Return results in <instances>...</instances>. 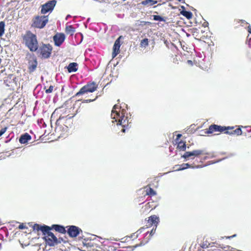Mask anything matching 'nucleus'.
Instances as JSON below:
<instances>
[{"label":"nucleus","mask_w":251,"mask_h":251,"mask_svg":"<svg viewBox=\"0 0 251 251\" xmlns=\"http://www.w3.org/2000/svg\"><path fill=\"white\" fill-rule=\"evenodd\" d=\"M121 108V106L115 104L112 110L111 117L112 119L114 120L112 122H117V126L120 125L123 127L121 131L123 132H125L126 128L128 126V120L127 117H125L126 111L125 109H122L121 112H120V109Z\"/></svg>","instance_id":"nucleus-1"},{"label":"nucleus","mask_w":251,"mask_h":251,"mask_svg":"<svg viewBox=\"0 0 251 251\" xmlns=\"http://www.w3.org/2000/svg\"><path fill=\"white\" fill-rule=\"evenodd\" d=\"M23 41L25 46L28 48L30 51L34 52L37 50L39 44L35 34L31 33L29 31H28L26 34L23 36Z\"/></svg>","instance_id":"nucleus-2"},{"label":"nucleus","mask_w":251,"mask_h":251,"mask_svg":"<svg viewBox=\"0 0 251 251\" xmlns=\"http://www.w3.org/2000/svg\"><path fill=\"white\" fill-rule=\"evenodd\" d=\"M52 50V47L50 44L41 43L36 51L41 56L42 58L48 59L50 57Z\"/></svg>","instance_id":"nucleus-3"},{"label":"nucleus","mask_w":251,"mask_h":251,"mask_svg":"<svg viewBox=\"0 0 251 251\" xmlns=\"http://www.w3.org/2000/svg\"><path fill=\"white\" fill-rule=\"evenodd\" d=\"M97 88L98 85L95 82H88L86 85L83 86L73 97H79L80 95H84L88 92L93 93L95 91Z\"/></svg>","instance_id":"nucleus-4"},{"label":"nucleus","mask_w":251,"mask_h":251,"mask_svg":"<svg viewBox=\"0 0 251 251\" xmlns=\"http://www.w3.org/2000/svg\"><path fill=\"white\" fill-rule=\"evenodd\" d=\"M48 21V16H37L33 19L31 26L40 29L43 28L45 26Z\"/></svg>","instance_id":"nucleus-5"},{"label":"nucleus","mask_w":251,"mask_h":251,"mask_svg":"<svg viewBox=\"0 0 251 251\" xmlns=\"http://www.w3.org/2000/svg\"><path fill=\"white\" fill-rule=\"evenodd\" d=\"M44 236L43 239L47 245L50 246H54L56 245L57 241H58L57 238L50 230H48Z\"/></svg>","instance_id":"nucleus-6"},{"label":"nucleus","mask_w":251,"mask_h":251,"mask_svg":"<svg viewBox=\"0 0 251 251\" xmlns=\"http://www.w3.org/2000/svg\"><path fill=\"white\" fill-rule=\"evenodd\" d=\"M56 3L57 1L56 0H50L48 1L42 5L41 10V13L45 14L49 12H51L53 10Z\"/></svg>","instance_id":"nucleus-7"},{"label":"nucleus","mask_w":251,"mask_h":251,"mask_svg":"<svg viewBox=\"0 0 251 251\" xmlns=\"http://www.w3.org/2000/svg\"><path fill=\"white\" fill-rule=\"evenodd\" d=\"M67 228V233L69 236L71 238H75L77 237L82 230L78 226L72 225L66 226Z\"/></svg>","instance_id":"nucleus-8"},{"label":"nucleus","mask_w":251,"mask_h":251,"mask_svg":"<svg viewBox=\"0 0 251 251\" xmlns=\"http://www.w3.org/2000/svg\"><path fill=\"white\" fill-rule=\"evenodd\" d=\"M201 154H208V153L205 152L204 150H197L192 151H186L184 154L181 156V157L185 159V161H187V158L189 157L192 156H198Z\"/></svg>","instance_id":"nucleus-9"},{"label":"nucleus","mask_w":251,"mask_h":251,"mask_svg":"<svg viewBox=\"0 0 251 251\" xmlns=\"http://www.w3.org/2000/svg\"><path fill=\"white\" fill-rule=\"evenodd\" d=\"M65 39V35L63 33H57L53 37L54 45L56 47H60Z\"/></svg>","instance_id":"nucleus-10"},{"label":"nucleus","mask_w":251,"mask_h":251,"mask_svg":"<svg viewBox=\"0 0 251 251\" xmlns=\"http://www.w3.org/2000/svg\"><path fill=\"white\" fill-rule=\"evenodd\" d=\"M226 126H222L217 125L213 124L209 126L205 133L211 134L214 131L222 132L226 130Z\"/></svg>","instance_id":"nucleus-11"},{"label":"nucleus","mask_w":251,"mask_h":251,"mask_svg":"<svg viewBox=\"0 0 251 251\" xmlns=\"http://www.w3.org/2000/svg\"><path fill=\"white\" fill-rule=\"evenodd\" d=\"M124 38L123 36H120L115 41L113 47V52H112V57H115L119 53L120 48L121 46L120 39Z\"/></svg>","instance_id":"nucleus-12"},{"label":"nucleus","mask_w":251,"mask_h":251,"mask_svg":"<svg viewBox=\"0 0 251 251\" xmlns=\"http://www.w3.org/2000/svg\"><path fill=\"white\" fill-rule=\"evenodd\" d=\"M33 230L41 231L43 235H45L48 230H50V226L45 225H40L38 224H35L33 227Z\"/></svg>","instance_id":"nucleus-13"},{"label":"nucleus","mask_w":251,"mask_h":251,"mask_svg":"<svg viewBox=\"0 0 251 251\" xmlns=\"http://www.w3.org/2000/svg\"><path fill=\"white\" fill-rule=\"evenodd\" d=\"M52 229L62 234H65L67 232L65 227L61 225H52L51 226H50V231Z\"/></svg>","instance_id":"nucleus-14"},{"label":"nucleus","mask_w":251,"mask_h":251,"mask_svg":"<svg viewBox=\"0 0 251 251\" xmlns=\"http://www.w3.org/2000/svg\"><path fill=\"white\" fill-rule=\"evenodd\" d=\"M16 77L13 74H10L3 78L4 83L7 86H10V84L16 82Z\"/></svg>","instance_id":"nucleus-15"},{"label":"nucleus","mask_w":251,"mask_h":251,"mask_svg":"<svg viewBox=\"0 0 251 251\" xmlns=\"http://www.w3.org/2000/svg\"><path fill=\"white\" fill-rule=\"evenodd\" d=\"M38 64L37 58L29 60L28 62V69L29 73H32L34 72L37 68Z\"/></svg>","instance_id":"nucleus-16"},{"label":"nucleus","mask_w":251,"mask_h":251,"mask_svg":"<svg viewBox=\"0 0 251 251\" xmlns=\"http://www.w3.org/2000/svg\"><path fill=\"white\" fill-rule=\"evenodd\" d=\"M31 136L27 133H25L21 135L19 138V142L21 144H26L28 141L31 140Z\"/></svg>","instance_id":"nucleus-17"},{"label":"nucleus","mask_w":251,"mask_h":251,"mask_svg":"<svg viewBox=\"0 0 251 251\" xmlns=\"http://www.w3.org/2000/svg\"><path fill=\"white\" fill-rule=\"evenodd\" d=\"M77 64L75 62L70 63L67 66V69L69 73L75 72L77 70Z\"/></svg>","instance_id":"nucleus-18"},{"label":"nucleus","mask_w":251,"mask_h":251,"mask_svg":"<svg viewBox=\"0 0 251 251\" xmlns=\"http://www.w3.org/2000/svg\"><path fill=\"white\" fill-rule=\"evenodd\" d=\"M159 217L155 215H153L149 218L148 222L151 225L154 224L155 226L157 227V225L159 222Z\"/></svg>","instance_id":"nucleus-19"},{"label":"nucleus","mask_w":251,"mask_h":251,"mask_svg":"<svg viewBox=\"0 0 251 251\" xmlns=\"http://www.w3.org/2000/svg\"><path fill=\"white\" fill-rule=\"evenodd\" d=\"M225 133L229 135H234L236 134L237 135H241L242 134V131L240 127L237 128V129L233 130L231 131H226L225 132Z\"/></svg>","instance_id":"nucleus-20"},{"label":"nucleus","mask_w":251,"mask_h":251,"mask_svg":"<svg viewBox=\"0 0 251 251\" xmlns=\"http://www.w3.org/2000/svg\"><path fill=\"white\" fill-rule=\"evenodd\" d=\"M65 31L67 34L73 35L75 32V28L72 25H66Z\"/></svg>","instance_id":"nucleus-21"},{"label":"nucleus","mask_w":251,"mask_h":251,"mask_svg":"<svg viewBox=\"0 0 251 251\" xmlns=\"http://www.w3.org/2000/svg\"><path fill=\"white\" fill-rule=\"evenodd\" d=\"M180 13L182 16L186 17L187 19H190L192 18L193 14L191 12L186 10H181Z\"/></svg>","instance_id":"nucleus-22"},{"label":"nucleus","mask_w":251,"mask_h":251,"mask_svg":"<svg viewBox=\"0 0 251 251\" xmlns=\"http://www.w3.org/2000/svg\"><path fill=\"white\" fill-rule=\"evenodd\" d=\"M157 3V1L154 0H145L141 2V4L144 5H149L150 6H152Z\"/></svg>","instance_id":"nucleus-23"},{"label":"nucleus","mask_w":251,"mask_h":251,"mask_svg":"<svg viewBox=\"0 0 251 251\" xmlns=\"http://www.w3.org/2000/svg\"><path fill=\"white\" fill-rule=\"evenodd\" d=\"M191 167V165L189 163H183L180 165H179V168L176 170V171H179L184 170L186 169L189 168Z\"/></svg>","instance_id":"nucleus-24"},{"label":"nucleus","mask_w":251,"mask_h":251,"mask_svg":"<svg viewBox=\"0 0 251 251\" xmlns=\"http://www.w3.org/2000/svg\"><path fill=\"white\" fill-rule=\"evenodd\" d=\"M177 148L180 151H185L186 149V145L185 142L180 141L178 143Z\"/></svg>","instance_id":"nucleus-25"},{"label":"nucleus","mask_w":251,"mask_h":251,"mask_svg":"<svg viewBox=\"0 0 251 251\" xmlns=\"http://www.w3.org/2000/svg\"><path fill=\"white\" fill-rule=\"evenodd\" d=\"M25 58L29 61V60H33L37 58L33 53L27 52L25 55Z\"/></svg>","instance_id":"nucleus-26"},{"label":"nucleus","mask_w":251,"mask_h":251,"mask_svg":"<svg viewBox=\"0 0 251 251\" xmlns=\"http://www.w3.org/2000/svg\"><path fill=\"white\" fill-rule=\"evenodd\" d=\"M152 17H153V19L154 21H159V22H165L166 21V20L164 19V18L160 15H153Z\"/></svg>","instance_id":"nucleus-27"},{"label":"nucleus","mask_w":251,"mask_h":251,"mask_svg":"<svg viewBox=\"0 0 251 251\" xmlns=\"http://www.w3.org/2000/svg\"><path fill=\"white\" fill-rule=\"evenodd\" d=\"M5 23L3 21L0 22V37L2 36L4 32Z\"/></svg>","instance_id":"nucleus-28"},{"label":"nucleus","mask_w":251,"mask_h":251,"mask_svg":"<svg viewBox=\"0 0 251 251\" xmlns=\"http://www.w3.org/2000/svg\"><path fill=\"white\" fill-rule=\"evenodd\" d=\"M149 45V41L148 39L147 38H144V39L142 40L140 43V46L142 47H146Z\"/></svg>","instance_id":"nucleus-29"},{"label":"nucleus","mask_w":251,"mask_h":251,"mask_svg":"<svg viewBox=\"0 0 251 251\" xmlns=\"http://www.w3.org/2000/svg\"><path fill=\"white\" fill-rule=\"evenodd\" d=\"M147 195L149 196H154L156 194V192L151 188H150L147 190Z\"/></svg>","instance_id":"nucleus-30"},{"label":"nucleus","mask_w":251,"mask_h":251,"mask_svg":"<svg viewBox=\"0 0 251 251\" xmlns=\"http://www.w3.org/2000/svg\"><path fill=\"white\" fill-rule=\"evenodd\" d=\"M75 114L74 115H73L72 116H70L69 115H67L65 117H60V118L57 120L56 123L57 124L60 120H61V119H65V118L66 119V120H70L72 118H73L75 116Z\"/></svg>","instance_id":"nucleus-31"},{"label":"nucleus","mask_w":251,"mask_h":251,"mask_svg":"<svg viewBox=\"0 0 251 251\" xmlns=\"http://www.w3.org/2000/svg\"><path fill=\"white\" fill-rule=\"evenodd\" d=\"M98 98V96H97L94 99H87V100H83L82 101V103H89L92 101H95Z\"/></svg>","instance_id":"nucleus-32"},{"label":"nucleus","mask_w":251,"mask_h":251,"mask_svg":"<svg viewBox=\"0 0 251 251\" xmlns=\"http://www.w3.org/2000/svg\"><path fill=\"white\" fill-rule=\"evenodd\" d=\"M53 86L52 85H50L49 88L46 90L45 92L47 94L50 93L53 91Z\"/></svg>","instance_id":"nucleus-33"},{"label":"nucleus","mask_w":251,"mask_h":251,"mask_svg":"<svg viewBox=\"0 0 251 251\" xmlns=\"http://www.w3.org/2000/svg\"><path fill=\"white\" fill-rule=\"evenodd\" d=\"M151 25V23L150 22H146V21H141V25Z\"/></svg>","instance_id":"nucleus-34"},{"label":"nucleus","mask_w":251,"mask_h":251,"mask_svg":"<svg viewBox=\"0 0 251 251\" xmlns=\"http://www.w3.org/2000/svg\"><path fill=\"white\" fill-rule=\"evenodd\" d=\"M7 128L6 127L3 128L0 130V137L2 136L6 131Z\"/></svg>","instance_id":"nucleus-35"},{"label":"nucleus","mask_w":251,"mask_h":251,"mask_svg":"<svg viewBox=\"0 0 251 251\" xmlns=\"http://www.w3.org/2000/svg\"><path fill=\"white\" fill-rule=\"evenodd\" d=\"M57 240H58V241H57L56 245H57L58 244L61 243L62 242H63L64 243L66 242V241H64L63 238L62 237H59V238H57Z\"/></svg>","instance_id":"nucleus-36"},{"label":"nucleus","mask_w":251,"mask_h":251,"mask_svg":"<svg viewBox=\"0 0 251 251\" xmlns=\"http://www.w3.org/2000/svg\"><path fill=\"white\" fill-rule=\"evenodd\" d=\"M27 227L24 225V224H20L19 226V228L20 229H23L25 228H27Z\"/></svg>","instance_id":"nucleus-37"},{"label":"nucleus","mask_w":251,"mask_h":251,"mask_svg":"<svg viewBox=\"0 0 251 251\" xmlns=\"http://www.w3.org/2000/svg\"><path fill=\"white\" fill-rule=\"evenodd\" d=\"M156 227H155V228L154 229L152 228V230L150 231V234L151 236H152L154 234L155 230H156Z\"/></svg>","instance_id":"nucleus-38"},{"label":"nucleus","mask_w":251,"mask_h":251,"mask_svg":"<svg viewBox=\"0 0 251 251\" xmlns=\"http://www.w3.org/2000/svg\"><path fill=\"white\" fill-rule=\"evenodd\" d=\"M208 23L207 21H205L202 24V26L204 27H207V26H208Z\"/></svg>","instance_id":"nucleus-39"},{"label":"nucleus","mask_w":251,"mask_h":251,"mask_svg":"<svg viewBox=\"0 0 251 251\" xmlns=\"http://www.w3.org/2000/svg\"><path fill=\"white\" fill-rule=\"evenodd\" d=\"M83 244L84 246H89V247L92 246L91 243H85L83 242Z\"/></svg>","instance_id":"nucleus-40"},{"label":"nucleus","mask_w":251,"mask_h":251,"mask_svg":"<svg viewBox=\"0 0 251 251\" xmlns=\"http://www.w3.org/2000/svg\"><path fill=\"white\" fill-rule=\"evenodd\" d=\"M226 131H228L227 130L228 129H233L234 128V127L233 126H226Z\"/></svg>","instance_id":"nucleus-41"},{"label":"nucleus","mask_w":251,"mask_h":251,"mask_svg":"<svg viewBox=\"0 0 251 251\" xmlns=\"http://www.w3.org/2000/svg\"><path fill=\"white\" fill-rule=\"evenodd\" d=\"M181 136H182V135L181 134H178L176 135V140H178Z\"/></svg>","instance_id":"nucleus-42"},{"label":"nucleus","mask_w":251,"mask_h":251,"mask_svg":"<svg viewBox=\"0 0 251 251\" xmlns=\"http://www.w3.org/2000/svg\"><path fill=\"white\" fill-rule=\"evenodd\" d=\"M248 28V32L250 33H251V26L250 25H249Z\"/></svg>","instance_id":"nucleus-43"},{"label":"nucleus","mask_w":251,"mask_h":251,"mask_svg":"<svg viewBox=\"0 0 251 251\" xmlns=\"http://www.w3.org/2000/svg\"><path fill=\"white\" fill-rule=\"evenodd\" d=\"M187 62H188V64H191V65H193V62H192V61H191V60H188L187 61Z\"/></svg>","instance_id":"nucleus-44"},{"label":"nucleus","mask_w":251,"mask_h":251,"mask_svg":"<svg viewBox=\"0 0 251 251\" xmlns=\"http://www.w3.org/2000/svg\"><path fill=\"white\" fill-rule=\"evenodd\" d=\"M180 7H181V8L182 9V10H185V7H184V6H183V5H181V6H180Z\"/></svg>","instance_id":"nucleus-45"},{"label":"nucleus","mask_w":251,"mask_h":251,"mask_svg":"<svg viewBox=\"0 0 251 251\" xmlns=\"http://www.w3.org/2000/svg\"><path fill=\"white\" fill-rule=\"evenodd\" d=\"M71 17V16L70 15H69H69H67V16H66V20H68V19L69 18Z\"/></svg>","instance_id":"nucleus-46"},{"label":"nucleus","mask_w":251,"mask_h":251,"mask_svg":"<svg viewBox=\"0 0 251 251\" xmlns=\"http://www.w3.org/2000/svg\"><path fill=\"white\" fill-rule=\"evenodd\" d=\"M241 23H243H243L248 24L247 22H246L245 20H241Z\"/></svg>","instance_id":"nucleus-47"},{"label":"nucleus","mask_w":251,"mask_h":251,"mask_svg":"<svg viewBox=\"0 0 251 251\" xmlns=\"http://www.w3.org/2000/svg\"><path fill=\"white\" fill-rule=\"evenodd\" d=\"M144 228H140V229L138 230V231H140V232L141 233V232H142L143 231V230H144Z\"/></svg>","instance_id":"nucleus-48"},{"label":"nucleus","mask_w":251,"mask_h":251,"mask_svg":"<svg viewBox=\"0 0 251 251\" xmlns=\"http://www.w3.org/2000/svg\"><path fill=\"white\" fill-rule=\"evenodd\" d=\"M236 236H237V235L236 234H234V235H233L232 236H230V237H231V238H233L234 237H236Z\"/></svg>","instance_id":"nucleus-49"},{"label":"nucleus","mask_w":251,"mask_h":251,"mask_svg":"<svg viewBox=\"0 0 251 251\" xmlns=\"http://www.w3.org/2000/svg\"><path fill=\"white\" fill-rule=\"evenodd\" d=\"M225 237L226 239H231V237H230V236H225Z\"/></svg>","instance_id":"nucleus-50"},{"label":"nucleus","mask_w":251,"mask_h":251,"mask_svg":"<svg viewBox=\"0 0 251 251\" xmlns=\"http://www.w3.org/2000/svg\"><path fill=\"white\" fill-rule=\"evenodd\" d=\"M161 5V4L160 3V4H157L156 6H154L153 7L155 8V7H157L158 6H160Z\"/></svg>","instance_id":"nucleus-51"},{"label":"nucleus","mask_w":251,"mask_h":251,"mask_svg":"<svg viewBox=\"0 0 251 251\" xmlns=\"http://www.w3.org/2000/svg\"><path fill=\"white\" fill-rule=\"evenodd\" d=\"M199 167H199V166H196V167H192V168H199Z\"/></svg>","instance_id":"nucleus-52"},{"label":"nucleus","mask_w":251,"mask_h":251,"mask_svg":"<svg viewBox=\"0 0 251 251\" xmlns=\"http://www.w3.org/2000/svg\"><path fill=\"white\" fill-rule=\"evenodd\" d=\"M192 9H194V10H196V9H194V7H192Z\"/></svg>","instance_id":"nucleus-53"},{"label":"nucleus","mask_w":251,"mask_h":251,"mask_svg":"<svg viewBox=\"0 0 251 251\" xmlns=\"http://www.w3.org/2000/svg\"><path fill=\"white\" fill-rule=\"evenodd\" d=\"M192 9H194V10H196V9H194V7H192Z\"/></svg>","instance_id":"nucleus-54"},{"label":"nucleus","mask_w":251,"mask_h":251,"mask_svg":"<svg viewBox=\"0 0 251 251\" xmlns=\"http://www.w3.org/2000/svg\"><path fill=\"white\" fill-rule=\"evenodd\" d=\"M192 9H194V10H196V9H194V7H192Z\"/></svg>","instance_id":"nucleus-55"},{"label":"nucleus","mask_w":251,"mask_h":251,"mask_svg":"<svg viewBox=\"0 0 251 251\" xmlns=\"http://www.w3.org/2000/svg\"><path fill=\"white\" fill-rule=\"evenodd\" d=\"M138 245H136V246H135V247H138Z\"/></svg>","instance_id":"nucleus-56"},{"label":"nucleus","mask_w":251,"mask_h":251,"mask_svg":"<svg viewBox=\"0 0 251 251\" xmlns=\"http://www.w3.org/2000/svg\"><path fill=\"white\" fill-rule=\"evenodd\" d=\"M1 244H0V247H1Z\"/></svg>","instance_id":"nucleus-57"}]
</instances>
